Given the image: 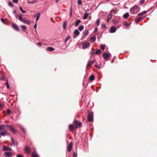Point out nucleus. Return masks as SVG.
Masks as SVG:
<instances>
[{
    "instance_id": "393cba45",
    "label": "nucleus",
    "mask_w": 157,
    "mask_h": 157,
    "mask_svg": "<svg viewBox=\"0 0 157 157\" xmlns=\"http://www.w3.org/2000/svg\"><path fill=\"white\" fill-rule=\"evenodd\" d=\"M101 51L99 49H97L95 52L96 54L97 55H100L101 53Z\"/></svg>"
},
{
    "instance_id": "20e7f679",
    "label": "nucleus",
    "mask_w": 157,
    "mask_h": 157,
    "mask_svg": "<svg viewBox=\"0 0 157 157\" xmlns=\"http://www.w3.org/2000/svg\"><path fill=\"white\" fill-rule=\"evenodd\" d=\"M89 45L90 43L89 42H86L83 44L82 48L83 49H86L89 46Z\"/></svg>"
},
{
    "instance_id": "72a5a7b5",
    "label": "nucleus",
    "mask_w": 157,
    "mask_h": 157,
    "mask_svg": "<svg viewBox=\"0 0 157 157\" xmlns=\"http://www.w3.org/2000/svg\"><path fill=\"white\" fill-rule=\"evenodd\" d=\"M94 78V75H91L90 76V77L89 78V79L91 81L93 80Z\"/></svg>"
},
{
    "instance_id": "0e129e2a",
    "label": "nucleus",
    "mask_w": 157,
    "mask_h": 157,
    "mask_svg": "<svg viewBox=\"0 0 157 157\" xmlns=\"http://www.w3.org/2000/svg\"><path fill=\"white\" fill-rule=\"evenodd\" d=\"M16 12H17V11L16 10H14L13 11V13L14 14L16 13Z\"/></svg>"
},
{
    "instance_id": "7ed1b4c3",
    "label": "nucleus",
    "mask_w": 157,
    "mask_h": 157,
    "mask_svg": "<svg viewBox=\"0 0 157 157\" xmlns=\"http://www.w3.org/2000/svg\"><path fill=\"white\" fill-rule=\"evenodd\" d=\"M87 112L88 113V120L89 122L92 121L93 120V113L92 112L90 113L89 110L87 111Z\"/></svg>"
},
{
    "instance_id": "a19ab883",
    "label": "nucleus",
    "mask_w": 157,
    "mask_h": 157,
    "mask_svg": "<svg viewBox=\"0 0 157 157\" xmlns=\"http://www.w3.org/2000/svg\"><path fill=\"white\" fill-rule=\"evenodd\" d=\"M70 39V36H67V37L66 39L65 40V43L66 42L68 41V40Z\"/></svg>"
},
{
    "instance_id": "a878e982",
    "label": "nucleus",
    "mask_w": 157,
    "mask_h": 157,
    "mask_svg": "<svg viewBox=\"0 0 157 157\" xmlns=\"http://www.w3.org/2000/svg\"><path fill=\"white\" fill-rule=\"evenodd\" d=\"M129 14L128 13H125L123 15L125 19L127 18L128 17H129Z\"/></svg>"
},
{
    "instance_id": "6e6552de",
    "label": "nucleus",
    "mask_w": 157,
    "mask_h": 157,
    "mask_svg": "<svg viewBox=\"0 0 157 157\" xmlns=\"http://www.w3.org/2000/svg\"><path fill=\"white\" fill-rule=\"evenodd\" d=\"M72 143H71L68 145L67 149L68 151L70 152L71 151L72 148Z\"/></svg>"
},
{
    "instance_id": "c756f323",
    "label": "nucleus",
    "mask_w": 157,
    "mask_h": 157,
    "mask_svg": "<svg viewBox=\"0 0 157 157\" xmlns=\"http://www.w3.org/2000/svg\"><path fill=\"white\" fill-rule=\"evenodd\" d=\"M67 24L66 21H64L63 24V27L64 29H65L66 28Z\"/></svg>"
},
{
    "instance_id": "f03ea898",
    "label": "nucleus",
    "mask_w": 157,
    "mask_h": 157,
    "mask_svg": "<svg viewBox=\"0 0 157 157\" xmlns=\"http://www.w3.org/2000/svg\"><path fill=\"white\" fill-rule=\"evenodd\" d=\"M139 7L137 6H135L130 9L131 13L133 14L137 13L139 10Z\"/></svg>"
},
{
    "instance_id": "680f3d73",
    "label": "nucleus",
    "mask_w": 157,
    "mask_h": 157,
    "mask_svg": "<svg viewBox=\"0 0 157 157\" xmlns=\"http://www.w3.org/2000/svg\"><path fill=\"white\" fill-rule=\"evenodd\" d=\"M73 155L74 156H75V157H76L77 156V155H76V154L75 152H74L73 153Z\"/></svg>"
},
{
    "instance_id": "cd10ccee",
    "label": "nucleus",
    "mask_w": 157,
    "mask_h": 157,
    "mask_svg": "<svg viewBox=\"0 0 157 157\" xmlns=\"http://www.w3.org/2000/svg\"><path fill=\"white\" fill-rule=\"evenodd\" d=\"M124 24L127 28H128V27L130 25L129 23L125 21L124 22Z\"/></svg>"
},
{
    "instance_id": "b1692460",
    "label": "nucleus",
    "mask_w": 157,
    "mask_h": 157,
    "mask_svg": "<svg viewBox=\"0 0 157 157\" xmlns=\"http://www.w3.org/2000/svg\"><path fill=\"white\" fill-rule=\"evenodd\" d=\"M47 50L52 52L54 50V49L52 47H48L47 48Z\"/></svg>"
},
{
    "instance_id": "37998d69",
    "label": "nucleus",
    "mask_w": 157,
    "mask_h": 157,
    "mask_svg": "<svg viewBox=\"0 0 157 157\" xmlns=\"http://www.w3.org/2000/svg\"><path fill=\"white\" fill-rule=\"evenodd\" d=\"M100 21V20L99 19H98L97 20L96 22V24L98 26L99 25Z\"/></svg>"
},
{
    "instance_id": "4d7b16f0",
    "label": "nucleus",
    "mask_w": 157,
    "mask_h": 157,
    "mask_svg": "<svg viewBox=\"0 0 157 157\" xmlns=\"http://www.w3.org/2000/svg\"><path fill=\"white\" fill-rule=\"evenodd\" d=\"M34 27L35 29H36V28H37V24H36H36L34 25Z\"/></svg>"
},
{
    "instance_id": "5701e85b",
    "label": "nucleus",
    "mask_w": 157,
    "mask_h": 157,
    "mask_svg": "<svg viewBox=\"0 0 157 157\" xmlns=\"http://www.w3.org/2000/svg\"><path fill=\"white\" fill-rule=\"evenodd\" d=\"M81 21L80 20L78 19L77 21L75 22V26H77L79 24V23L81 22Z\"/></svg>"
},
{
    "instance_id": "c9c22d12",
    "label": "nucleus",
    "mask_w": 157,
    "mask_h": 157,
    "mask_svg": "<svg viewBox=\"0 0 157 157\" xmlns=\"http://www.w3.org/2000/svg\"><path fill=\"white\" fill-rule=\"evenodd\" d=\"M100 48L101 50H104L105 49V46L104 45L101 44L100 45Z\"/></svg>"
},
{
    "instance_id": "aec40b11",
    "label": "nucleus",
    "mask_w": 157,
    "mask_h": 157,
    "mask_svg": "<svg viewBox=\"0 0 157 157\" xmlns=\"http://www.w3.org/2000/svg\"><path fill=\"white\" fill-rule=\"evenodd\" d=\"M90 41L92 43L94 42L96 40V37L94 36H92L90 38Z\"/></svg>"
},
{
    "instance_id": "58836bf2",
    "label": "nucleus",
    "mask_w": 157,
    "mask_h": 157,
    "mask_svg": "<svg viewBox=\"0 0 157 157\" xmlns=\"http://www.w3.org/2000/svg\"><path fill=\"white\" fill-rule=\"evenodd\" d=\"M20 128H21V129L23 131V133H25V128H24L22 127V126H21Z\"/></svg>"
},
{
    "instance_id": "2eb2a0df",
    "label": "nucleus",
    "mask_w": 157,
    "mask_h": 157,
    "mask_svg": "<svg viewBox=\"0 0 157 157\" xmlns=\"http://www.w3.org/2000/svg\"><path fill=\"white\" fill-rule=\"evenodd\" d=\"M103 56L105 59H107L109 57V55L106 53H104L103 54Z\"/></svg>"
},
{
    "instance_id": "13d9d810",
    "label": "nucleus",
    "mask_w": 157,
    "mask_h": 157,
    "mask_svg": "<svg viewBox=\"0 0 157 157\" xmlns=\"http://www.w3.org/2000/svg\"><path fill=\"white\" fill-rule=\"evenodd\" d=\"M37 44L39 46H41V44L40 42H38L37 43Z\"/></svg>"
},
{
    "instance_id": "1a4fd4ad",
    "label": "nucleus",
    "mask_w": 157,
    "mask_h": 157,
    "mask_svg": "<svg viewBox=\"0 0 157 157\" xmlns=\"http://www.w3.org/2000/svg\"><path fill=\"white\" fill-rule=\"evenodd\" d=\"M12 26L13 28L16 30L19 31V30L18 28V26L16 24L13 23L12 24Z\"/></svg>"
},
{
    "instance_id": "e2e57ef3",
    "label": "nucleus",
    "mask_w": 157,
    "mask_h": 157,
    "mask_svg": "<svg viewBox=\"0 0 157 157\" xmlns=\"http://www.w3.org/2000/svg\"><path fill=\"white\" fill-rule=\"evenodd\" d=\"M2 104L0 103V108H2Z\"/></svg>"
},
{
    "instance_id": "09e8293b",
    "label": "nucleus",
    "mask_w": 157,
    "mask_h": 157,
    "mask_svg": "<svg viewBox=\"0 0 157 157\" xmlns=\"http://www.w3.org/2000/svg\"><path fill=\"white\" fill-rule=\"evenodd\" d=\"M7 114L8 115H9L11 113L10 110L9 109H8L7 110Z\"/></svg>"
},
{
    "instance_id": "69168bd1",
    "label": "nucleus",
    "mask_w": 157,
    "mask_h": 157,
    "mask_svg": "<svg viewBox=\"0 0 157 157\" xmlns=\"http://www.w3.org/2000/svg\"><path fill=\"white\" fill-rule=\"evenodd\" d=\"M59 0H56V3H57L59 2Z\"/></svg>"
},
{
    "instance_id": "338daca9",
    "label": "nucleus",
    "mask_w": 157,
    "mask_h": 157,
    "mask_svg": "<svg viewBox=\"0 0 157 157\" xmlns=\"http://www.w3.org/2000/svg\"><path fill=\"white\" fill-rule=\"evenodd\" d=\"M95 67H98V66H97V65H95Z\"/></svg>"
},
{
    "instance_id": "8fccbe9b",
    "label": "nucleus",
    "mask_w": 157,
    "mask_h": 157,
    "mask_svg": "<svg viewBox=\"0 0 157 157\" xmlns=\"http://www.w3.org/2000/svg\"><path fill=\"white\" fill-rule=\"evenodd\" d=\"M6 86H7V87L8 88H9V85L8 84V83L7 81L6 82Z\"/></svg>"
},
{
    "instance_id": "f8f14e48",
    "label": "nucleus",
    "mask_w": 157,
    "mask_h": 157,
    "mask_svg": "<svg viewBox=\"0 0 157 157\" xmlns=\"http://www.w3.org/2000/svg\"><path fill=\"white\" fill-rule=\"evenodd\" d=\"M74 33L76 35V36H73V37L75 38L79 35V32L77 29H76L74 31Z\"/></svg>"
},
{
    "instance_id": "9b49d317",
    "label": "nucleus",
    "mask_w": 157,
    "mask_h": 157,
    "mask_svg": "<svg viewBox=\"0 0 157 157\" xmlns=\"http://www.w3.org/2000/svg\"><path fill=\"white\" fill-rule=\"evenodd\" d=\"M2 150L3 151H11V149L8 147L5 146H3L2 147Z\"/></svg>"
},
{
    "instance_id": "f3484780",
    "label": "nucleus",
    "mask_w": 157,
    "mask_h": 157,
    "mask_svg": "<svg viewBox=\"0 0 157 157\" xmlns=\"http://www.w3.org/2000/svg\"><path fill=\"white\" fill-rule=\"evenodd\" d=\"M32 157H39L38 155L35 151H34L32 153Z\"/></svg>"
},
{
    "instance_id": "de8ad7c7",
    "label": "nucleus",
    "mask_w": 157,
    "mask_h": 157,
    "mask_svg": "<svg viewBox=\"0 0 157 157\" xmlns=\"http://www.w3.org/2000/svg\"><path fill=\"white\" fill-rule=\"evenodd\" d=\"M5 79V77L4 76H3L0 78V80H4Z\"/></svg>"
},
{
    "instance_id": "c85d7f7f",
    "label": "nucleus",
    "mask_w": 157,
    "mask_h": 157,
    "mask_svg": "<svg viewBox=\"0 0 157 157\" xmlns=\"http://www.w3.org/2000/svg\"><path fill=\"white\" fill-rule=\"evenodd\" d=\"M21 28L22 29L23 31H25L27 29V28L26 26L24 25H21Z\"/></svg>"
},
{
    "instance_id": "f257e3e1",
    "label": "nucleus",
    "mask_w": 157,
    "mask_h": 157,
    "mask_svg": "<svg viewBox=\"0 0 157 157\" xmlns=\"http://www.w3.org/2000/svg\"><path fill=\"white\" fill-rule=\"evenodd\" d=\"M5 126H7L10 130L13 133H16V129L13 127L11 125L9 124H6V125H5L4 124H2L0 126V130H3L4 129Z\"/></svg>"
},
{
    "instance_id": "f704fd0d",
    "label": "nucleus",
    "mask_w": 157,
    "mask_h": 157,
    "mask_svg": "<svg viewBox=\"0 0 157 157\" xmlns=\"http://www.w3.org/2000/svg\"><path fill=\"white\" fill-rule=\"evenodd\" d=\"M84 29V27L83 25L80 26L78 28V29L80 31Z\"/></svg>"
},
{
    "instance_id": "2f4dec72",
    "label": "nucleus",
    "mask_w": 157,
    "mask_h": 157,
    "mask_svg": "<svg viewBox=\"0 0 157 157\" xmlns=\"http://www.w3.org/2000/svg\"><path fill=\"white\" fill-rule=\"evenodd\" d=\"M19 9L23 13H26V11L23 10L22 8L21 7H19Z\"/></svg>"
},
{
    "instance_id": "a211bd4d",
    "label": "nucleus",
    "mask_w": 157,
    "mask_h": 157,
    "mask_svg": "<svg viewBox=\"0 0 157 157\" xmlns=\"http://www.w3.org/2000/svg\"><path fill=\"white\" fill-rule=\"evenodd\" d=\"M142 17H139V18L136 19L135 20V21L136 22V23H138L139 21H140L142 20Z\"/></svg>"
},
{
    "instance_id": "c03bdc74",
    "label": "nucleus",
    "mask_w": 157,
    "mask_h": 157,
    "mask_svg": "<svg viewBox=\"0 0 157 157\" xmlns=\"http://www.w3.org/2000/svg\"><path fill=\"white\" fill-rule=\"evenodd\" d=\"M11 142L12 143V144L14 145H16L15 143V142L14 141V140L13 138H11Z\"/></svg>"
},
{
    "instance_id": "bb28decb",
    "label": "nucleus",
    "mask_w": 157,
    "mask_h": 157,
    "mask_svg": "<svg viewBox=\"0 0 157 157\" xmlns=\"http://www.w3.org/2000/svg\"><path fill=\"white\" fill-rule=\"evenodd\" d=\"M89 31L87 30H86L84 33L83 36H86L88 35Z\"/></svg>"
},
{
    "instance_id": "423d86ee",
    "label": "nucleus",
    "mask_w": 157,
    "mask_h": 157,
    "mask_svg": "<svg viewBox=\"0 0 157 157\" xmlns=\"http://www.w3.org/2000/svg\"><path fill=\"white\" fill-rule=\"evenodd\" d=\"M21 21L23 22L24 23H26L28 25H29L30 24V21L26 19L22 18Z\"/></svg>"
},
{
    "instance_id": "0eeeda50",
    "label": "nucleus",
    "mask_w": 157,
    "mask_h": 157,
    "mask_svg": "<svg viewBox=\"0 0 157 157\" xmlns=\"http://www.w3.org/2000/svg\"><path fill=\"white\" fill-rule=\"evenodd\" d=\"M74 122L75 124L76 125V128H79L81 126V123L80 122H79L76 120H75Z\"/></svg>"
},
{
    "instance_id": "39448f33",
    "label": "nucleus",
    "mask_w": 157,
    "mask_h": 157,
    "mask_svg": "<svg viewBox=\"0 0 157 157\" xmlns=\"http://www.w3.org/2000/svg\"><path fill=\"white\" fill-rule=\"evenodd\" d=\"M116 31V28L115 26H111L110 29L109 33H114Z\"/></svg>"
},
{
    "instance_id": "9d476101",
    "label": "nucleus",
    "mask_w": 157,
    "mask_h": 157,
    "mask_svg": "<svg viewBox=\"0 0 157 157\" xmlns=\"http://www.w3.org/2000/svg\"><path fill=\"white\" fill-rule=\"evenodd\" d=\"M40 16V13H37L34 15V17H36V22L39 20Z\"/></svg>"
},
{
    "instance_id": "6e6d98bb",
    "label": "nucleus",
    "mask_w": 157,
    "mask_h": 157,
    "mask_svg": "<svg viewBox=\"0 0 157 157\" xmlns=\"http://www.w3.org/2000/svg\"><path fill=\"white\" fill-rule=\"evenodd\" d=\"M17 157H23L21 154H17Z\"/></svg>"
},
{
    "instance_id": "4c0bfd02",
    "label": "nucleus",
    "mask_w": 157,
    "mask_h": 157,
    "mask_svg": "<svg viewBox=\"0 0 157 157\" xmlns=\"http://www.w3.org/2000/svg\"><path fill=\"white\" fill-rule=\"evenodd\" d=\"M8 5L10 6L11 7H12L13 6V3H12V2H8Z\"/></svg>"
},
{
    "instance_id": "864d4df0",
    "label": "nucleus",
    "mask_w": 157,
    "mask_h": 157,
    "mask_svg": "<svg viewBox=\"0 0 157 157\" xmlns=\"http://www.w3.org/2000/svg\"><path fill=\"white\" fill-rule=\"evenodd\" d=\"M98 30V29L97 28V27L95 28V29H94V33H96L97 32Z\"/></svg>"
},
{
    "instance_id": "473e14b6",
    "label": "nucleus",
    "mask_w": 157,
    "mask_h": 157,
    "mask_svg": "<svg viewBox=\"0 0 157 157\" xmlns=\"http://www.w3.org/2000/svg\"><path fill=\"white\" fill-rule=\"evenodd\" d=\"M8 133L6 131H5L4 132H0V134L2 136H5L6 135L5 133Z\"/></svg>"
},
{
    "instance_id": "3c124183",
    "label": "nucleus",
    "mask_w": 157,
    "mask_h": 157,
    "mask_svg": "<svg viewBox=\"0 0 157 157\" xmlns=\"http://www.w3.org/2000/svg\"><path fill=\"white\" fill-rule=\"evenodd\" d=\"M115 10L113 9H112L110 12L109 13L112 14L114 12Z\"/></svg>"
},
{
    "instance_id": "ea45409f",
    "label": "nucleus",
    "mask_w": 157,
    "mask_h": 157,
    "mask_svg": "<svg viewBox=\"0 0 157 157\" xmlns=\"http://www.w3.org/2000/svg\"><path fill=\"white\" fill-rule=\"evenodd\" d=\"M69 128L71 130H72L74 128V126L72 124H70L69 126Z\"/></svg>"
},
{
    "instance_id": "6ab92c4d",
    "label": "nucleus",
    "mask_w": 157,
    "mask_h": 157,
    "mask_svg": "<svg viewBox=\"0 0 157 157\" xmlns=\"http://www.w3.org/2000/svg\"><path fill=\"white\" fill-rule=\"evenodd\" d=\"M91 51L90 52V54L91 56H93L96 54L93 48H91Z\"/></svg>"
},
{
    "instance_id": "e433bc0d",
    "label": "nucleus",
    "mask_w": 157,
    "mask_h": 157,
    "mask_svg": "<svg viewBox=\"0 0 157 157\" xmlns=\"http://www.w3.org/2000/svg\"><path fill=\"white\" fill-rule=\"evenodd\" d=\"M22 15L21 14H20L19 15L18 19L20 21H21L22 19Z\"/></svg>"
},
{
    "instance_id": "bf43d9fd",
    "label": "nucleus",
    "mask_w": 157,
    "mask_h": 157,
    "mask_svg": "<svg viewBox=\"0 0 157 157\" xmlns=\"http://www.w3.org/2000/svg\"><path fill=\"white\" fill-rule=\"evenodd\" d=\"M144 1V0H140V3L141 4H143Z\"/></svg>"
},
{
    "instance_id": "4468645a",
    "label": "nucleus",
    "mask_w": 157,
    "mask_h": 157,
    "mask_svg": "<svg viewBox=\"0 0 157 157\" xmlns=\"http://www.w3.org/2000/svg\"><path fill=\"white\" fill-rule=\"evenodd\" d=\"M95 60H93L89 62L88 64L87 65V67H89L91 65H92L95 62Z\"/></svg>"
},
{
    "instance_id": "412c9836",
    "label": "nucleus",
    "mask_w": 157,
    "mask_h": 157,
    "mask_svg": "<svg viewBox=\"0 0 157 157\" xmlns=\"http://www.w3.org/2000/svg\"><path fill=\"white\" fill-rule=\"evenodd\" d=\"M88 16V14L87 13H85L84 14V16L83 17V19L84 20L86 19Z\"/></svg>"
},
{
    "instance_id": "603ef678",
    "label": "nucleus",
    "mask_w": 157,
    "mask_h": 157,
    "mask_svg": "<svg viewBox=\"0 0 157 157\" xmlns=\"http://www.w3.org/2000/svg\"><path fill=\"white\" fill-rule=\"evenodd\" d=\"M13 2L14 3H17L18 2V0H13Z\"/></svg>"
},
{
    "instance_id": "79ce46f5",
    "label": "nucleus",
    "mask_w": 157,
    "mask_h": 157,
    "mask_svg": "<svg viewBox=\"0 0 157 157\" xmlns=\"http://www.w3.org/2000/svg\"><path fill=\"white\" fill-rule=\"evenodd\" d=\"M1 21L3 24H4L5 25L6 24V23L5 22V20L4 19V18H1Z\"/></svg>"
},
{
    "instance_id": "ddd939ff",
    "label": "nucleus",
    "mask_w": 157,
    "mask_h": 157,
    "mask_svg": "<svg viewBox=\"0 0 157 157\" xmlns=\"http://www.w3.org/2000/svg\"><path fill=\"white\" fill-rule=\"evenodd\" d=\"M4 154L6 156L10 157L12 155V153L11 152H5Z\"/></svg>"
},
{
    "instance_id": "052dcab7",
    "label": "nucleus",
    "mask_w": 157,
    "mask_h": 157,
    "mask_svg": "<svg viewBox=\"0 0 157 157\" xmlns=\"http://www.w3.org/2000/svg\"><path fill=\"white\" fill-rule=\"evenodd\" d=\"M71 11H72V9L71 8V10H70V17H71V15H72V12H71Z\"/></svg>"
},
{
    "instance_id": "a18cd8bd",
    "label": "nucleus",
    "mask_w": 157,
    "mask_h": 157,
    "mask_svg": "<svg viewBox=\"0 0 157 157\" xmlns=\"http://www.w3.org/2000/svg\"><path fill=\"white\" fill-rule=\"evenodd\" d=\"M78 4L79 5H81L82 4V1L80 0H77Z\"/></svg>"
},
{
    "instance_id": "49530a36",
    "label": "nucleus",
    "mask_w": 157,
    "mask_h": 157,
    "mask_svg": "<svg viewBox=\"0 0 157 157\" xmlns=\"http://www.w3.org/2000/svg\"><path fill=\"white\" fill-rule=\"evenodd\" d=\"M37 1H35L33 2H31L29 1H28L27 3L29 4H33L34 3L36 2Z\"/></svg>"
},
{
    "instance_id": "4be33fe9",
    "label": "nucleus",
    "mask_w": 157,
    "mask_h": 157,
    "mask_svg": "<svg viewBox=\"0 0 157 157\" xmlns=\"http://www.w3.org/2000/svg\"><path fill=\"white\" fill-rule=\"evenodd\" d=\"M113 17V15L112 14H110L109 13V15H108L107 17V19L108 20H110L112 17Z\"/></svg>"
},
{
    "instance_id": "5fc2aeb1",
    "label": "nucleus",
    "mask_w": 157,
    "mask_h": 157,
    "mask_svg": "<svg viewBox=\"0 0 157 157\" xmlns=\"http://www.w3.org/2000/svg\"><path fill=\"white\" fill-rule=\"evenodd\" d=\"M101 27L102 28H104V29L106 28L105 25L104 24H102L101 25Z\"/></svg>"
},
{
    "instance_id": "dca6fc26",
    "label": "nucleus",
    "mask_w": 157,
    "mask_h": 157,
    "mask_svg": "<svg viewBox=\"0 0 157 157\" xmlns=\"http://www.w3.org/2000/svg\"><path fill=\"white\" fill-rule=\"evenodd\" d=\"M25 152L27 153V154L29 153L30 149H29V148L27 146H25Z\"/></svg>"
},
{
    "instance_id": "7c9ffc66",
    "label": "nucleus",
    "mask_w": 157,
    "mask_h": 157,
    "mask_svg": "<svg viewBox=\"0 0 157 157\" xmlns=\"http://www.w3.org/2000/svg\"><path fill=\"white\" fill-rule=\"evenodd\" d=\"M146 13V11H144L141 13H140L138 14V16L142 15L145 14Z\"/></svg>"
}]
</instances>
